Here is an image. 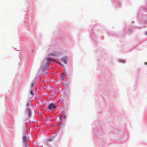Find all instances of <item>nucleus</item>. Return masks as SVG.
Segmentation results:
<instances>
[{
  "label": "nucleus",
  "mask_w": 147,
  "mask_h": 147,
  "mask_svg": "<svg viewBox=\"0 0 147 147\" xmlns=\"http://www.w3.org/2000/svg\"><path fill=\"white\" fill-rule=\"evenodd\" d=\"M28 140V137L26 136H23V141L24 143L25 144V147H28V145L27 144V141Z\"/></svg>",
  "instance_id": "1"
},
{
  "label": "nucleus",
  "mask_w": 147,
  "mask_h": 147,
  "mask_svg": "<svg viewBox=\"0 0 147 147\" xmlns=\"http://www.w3.org/2000/svg\"><path fill=\"white\" fill-rule=\"evenodd\" d=\"M56 108L55 105L53 103H51L49 105L48 107V109L49 110H51L55 109Z\"/></svg>",
  "instance_id": "2"
},
{
  "label": "nucleus",
  "mask_w": 147,
  "mask_h": 147,
  "mask_svg": "<svg viewBox=\"0 0 147 147\" xmlns=\"http://www.w3.org/2000/svg\"><path fill=\"white\" fill-rule=\"evenodd\" d=\"M35 85V84L34 82L33 83L31 84V90L30 91V92H33V91H34L33 88Z\"/></svg>",
  "instance_id": "3"
},
{
  "label": "nucleus",
  "mask_w": 147,
  "mask_h": 147,
  "mask_svg": "<svg viewBox=\"0 0 147 147\" xmlns=\"http://www.w3.org/2000/svg\"><path fill=\"white\" fill-rule=\"evenodd\" d=\"M27 111L28 112V116L30 117L31 115V113L30 109L29 107L27 108Z\"/></svg>",
  "instance_id": "4"
},
{
  "label": "nucleus",
  "mask_w": 147,
  "mask_h": 147,
  "mask_svg": "<svg viewBox=\"0 0 147 147\" xmlns=\"http://www.w3.org/2000/svg\"><path fill=\"white\" fill-rule=\"evenodd\" d=\"M61 75L63 77H65L66 75V73L65 72H62L61 73Z\"/></svg>",
  "instance_id": "5"
},
{
  "label": "nucleus",
  "mask_w": 147,
  "mask_h": 147,
  "mask_svg": "<svg viewBox=\"0 0 147 147\" xmlns=\"http://www.w3.org/2000/svg\"><path fill=\"white\" fill-rule=\"evenodd\" d=\"M47 60L50 61H52V60H51V58L48 59Z\"/></svg>",
  "instance_id": "6"
},
{
  "label": "nucleus",
  "mask_w": 147,
  "mask_h": 147,
  "mask_svg": "<svg viewBox=\"0 0 147 147\" xmlns=\"http://www.w3.org/2000/svg\"><path fill=\"white\" fill-rule=\"evenodd\" d=\"M29 104V103H28L27 105V106H28Z\"/></svg>",
  "instance_id": "7"
},
{
  "label": "nucleus",
  "mask_w": 147,
  "mask_h": 147,
  "mask_svg": "<svg viewBox=\"0 0 147 147\" xmlns=\"http://www.w3.org/2000/svg\"><path fill=\"white\" fill-rule=\"evenodd\" d=\"M144 63L145 65H147V62H145Z\"/></svg>",
  "instance_id": "8"
},
{
  "label": "nucleus",
  "mask_w": 147,
  "mask_h": 147,
  "mask_svg": "<svg viewBox=\"0 0 147 147\" xmlns=\"http://www.w3.org/2000/svg\"><path fill=\"white\" fill-rule=\"evenodd\" d=\"M33 92H30L31 94H32H32H33Z\"/></svg>",
  "instance_id": "9"
},
{
  "label": "nucleus",
  "mask_w": 147,
  "mask_h": 147,
  "mask_svg": "<svg viewBox=\"0 0 147 147\" xmlns=\"http://www.w3.org/2000/svg\"><path fill=\"white\" fill-rule=\"evenodd\" d=\"M146 35H147V32H146Z\"/></svg>",
  "instance_id": "10"
}]
</instances>
